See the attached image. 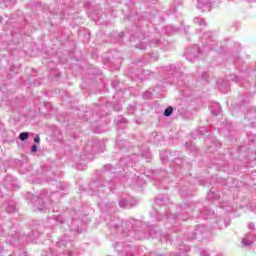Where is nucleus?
<instances>
[{
	"label": "nucleus",
	"mask_w": 256,
	"mask_h": 256,
	"mask_svg": "<svg viewBox=\"0 0 256 256\" xmlns=\"http://www.w3.org/2000/svg\"><path fill=\"white\" fill-rule=\"evenodd\" d=\"M57 197H61V192L49 194V192L45 190L41 191L39 196L33 197L34 211L47 213V211H49V205H52Z\"/></svg>",
	"instance_id": "1"
},
{
	"label": "nucleus",
	"mask_w": 256,
	"mask_h": 256,
	"mask_svg": "<svg viewBox=\"0 0 256 256\" xmlns=\"http://www.w3.org/2000/svg\"><path fill=\"white\" fill-rule=\"evenodd\" d=\"M139 223V221L135 219L130 220H124L121 222V225L115 223L114 220H112L109 223L110 229H119L120 231H131V229H135V226Z\"/></svg>",
	"instance_id": "2"
},
{
	"label": "nucleus",
	"mask_w": 256,
	"mask_h": 256,
	"mask_svg": "<svg viewBox=\"0 0 256 256\" xmlns=\"http://www.w3.org/2000/svg\"><path fill=\"white\" fill-rule=\"evenodd\" d=\"M203 53L207 54L208 52L202 51L199 46L195 45L191 48H188L185 52V57L188 61H190L191 63L197 61V59H199Z\"/></svg>",
	"instance_id": "3"
},
{
	"label": "nucleus",
	"mask_w": 256,
	"mask_h": 256,
	"mask_svg": "<svg viewBox=\"0 0 256 256\" xmlns=\"http://www.w3.org/2000/svg\"><path fill=\"white\" fill-rule=\"evenodd\" d=\"M214 38H215V33H213V31H207L203 34L201 38V42L204 44L205 53H209V51L213 49L211 46H209V43H212Z\"/></svg>",
	"instance_id": "4"
},
{
	"label": "nucleus",
	"mask_w": 256,
	"mask_h": 256,
	"mask_svg": "<svg viewBox=\"0 0 256 256\" xmlns=\"http://www.w3.org/2000/svg\"><path fill=\"white\" fill-rule=\"evenodd\" d=\"M197 9L202 13H206L213 9V2L211 0H197Z\"/></svg>",
	"instance_id": "5"
},
{
	"label": "nucleus",
	"mask_w": 256,
	"mask_h": 256,
	"mask_svg": "<svg viewBox=\"0 0 256 256\" xmlns=\"http://www.w3.org/2000/svg\"><path fill=\"white\" fill-rule=\"evenodd\" d=\"M218 89L220 93H229V89H231V85L229 84V81L227 80H218Z\"/></svg>",
	"instance_id": "6"
},
{
	"label": "nucleus",
	"mask_w": 256,
	"mask_h": 256,
	"mask_svg": "<svg viewBox=\"0 0 256 256\" xmlns=\"http://www.w3.org/2000/svg\"><path fill=\"white\" fill-rule=\"evenodd\" d=\"M105 187V184H103V181L101 180H95L90 183V189L91 191H94V193H97V191H101Z\"/></svg>",
	"instance_id": "7"
},
{
	"label": "nucleus",
	"mask_w": 256,
	"mask_h": 256,
	"mask_svg": "<svg viewBox=\"0 0 256 256\" xmlns=\"http://www.w3.org/2000/svg\"><path fill=\"white\" fill-rule=\"evenodd\" d=\"M132 185L135 187H143V185H145V179H143L141 176H135L132 179Z\"/></svg>",
	"instance_id": "8"
},
{
	"label": "nucleus",
	"mask_w": 256,
	"mask_h": 256,
	"mask_svg": "<svg viewBox=\"0 0 256 256\" xmlns=\"http://www.w3.org/2000/svg\"><path fill=\"white\" fill-rule=\"evenodd\" d=\"M6 211L7 213H15V211H17V204L15 203V201L13 200L8 201Z\"/></svg>",
	"instance_id": "9"
},
{
	"label": "nucleus",
	"mask_w": 256,
	"mask_h": 256,
	"mask_svg": "<svg viewBox=\"0 0 256 256\" xmlns=\"http://www.w3.org/2000/svg\"><path fill=\"white\" fill-rule=\"evenodd\" d=\"M210 111L212 115H219V113H221V105H219V103L211 104Z\"/></svg>",
	"instance_id": "10"
},
{
	"label": "nucleus",
	"mask_w": 256,
	"mask_h": 256,
	"mask_svg": "<svg viewBox=\"0 0 256 256\" xmlns=\"http://www.w3.org/2000/svg\"><path fill=\"white\" fill-rule=\"evenodd\" d=\"M203 231H205V226L203 225H198L196 228V232L192 233L188 239H197V234L198 233H203Z\"/></svg>",
	"instance_id": "11"
},
{
	"label": "nucleus",
	"mask_w": 256,
	"mask_h": 256,
	"mask_svg": "<svg viewBox=\"0 0 256 256\" xmlns=\"http://www.w3.org/2000/svg\"><path fill=\"white\" fill-rule=\"evenodd\" d=\"M182 3V0H173V2L171 3V7H173V10H169V15L176 13L177 9H175V7L182 5Z\"/></svg>",
	"instance_id": "12"
},
{
	"label": "nucleus",
	"mask_w": 256,
	"mask_h": 256,
	"mask_svg": "<svg viewBox=\"0 0 256 256\" xmlns=\"http://www.w3.org/2000/svg\"><path fill=\"white\" fill-rule=\"evenodd\" d=\"M181 77H183V74H181V72H175L173 74V81H172V83L174 85H179V82L181 81Z\"/></svg>",
	"instance_id": "13"
},
{
	"label": "nucleus",
	"mask_w": 256,
	"mask_h": 256,
	"mask_svg": "<svg viewBox=\"0 0 256 256\" xmlns=\"http://www.w3.org/2000/svg\"><path fill=\"white\" fill-rule=\"evenodd\" d=\"M119 207L127 209L128 207H131V204L129 203V200L122 198L119 200Z\"/></svg>",
	"instance_id": "14"
},
{
	"label": "nucleus",
	"mask_w": 256,
	"mask_h": 256,
	"mask_svg": "<svg viewBox=\"0 0 256 256\" xmlns=\"http://www.w3.org/2000/svg\"><path fill=\"white\" fill-rule=\"evenodd\" d=\"M194 23L196 25H199V27H207V22H205V19L203 18L195 17Z\"/></svg>",
	"instance_id": "15"
},
{
	"label": "nucleus",
	"mask_w": 256,
	"mask_h": 256,
	"mask_svg": "<svg viewBox=\"0 0 256 256\" xmlns=\"http://www.w3.org/2000/svg\"><path fill=\"white\" fill-rule=\"evenodd\" d=\"M247 101H249V98H247V96H239L238 97V104L239 105H245V103H247Z\"/></svg>",
	"instance_id": "16"
},
{
	"label": "nucleus",
	"mask_w": 256,
	"mask_h": 256,
	"mask_svg": "<svg viewBox=\"0 0 256 256\" xmlns=\"http://www.w3.org/2000/svg\"><path fill=\"white\" fill-rule=\"evenodd\" d=\"M173 115V107L169 106L164 110V117H171Z\"/></svg>",
	"instance_id": "17"
},
{
	"label": "nucleus",
	"mask_w": 256,
	"mask_h": 256,
	"mask_svg": "<svg viewBox=\"0 0 256 256\" xmlns=\"http://www.w3.org/2000/svg\"><path fill=\"white\" fill-rule=\"evenodd\" d=\"M20 141H27L29 139V133L28 132H22L19 135Z\"/></svg>",
	"instance_id": "18"
},
{
	"label": "nucleus",
	"mask_w": 256,
	"mask_h": 256,
	"mask_svg": "<svg viewBox=\"0 0 256 256\" xmlns=\"http://www.w3.org/2000/svg\"><path fill=\"white\" fill-rule=\"evenodd\" d=\"M112 170H113V166H111V164H106L102 168V173H107V171H112Z\"/></svg>",
	"instance_id": "19"
},
{
	"label": "nucleus",
	"mask_w": 256,
	"mask_h": 256,
	"mask_svg": "<svg viewBox=\"0 0 256 256\" xmlns=\"http://www.w3.org/2000/svg\"><path fill=\"white\" fill-rule=\"evenodd\" d=\"M91 117H92L91 111H86L84 113V116L82 117V120L83 121H89V118H91Z\"/></svg>",
	"instance_id": "20"
},
{
	"label": "nucleus",
	"mask_w": 256,
	"mask_h": 256,
	"mask_svg": "<svg viewBox=\"0 0 256 256\" xmlns=\"http://www.w3.org/2000/svg\"><path fill=\"white\" fill-rule=\"evenodd\" d=\"M198 133H199L200 135H205L206 133H209V129H208L207 127H200V128L198 129Z\"/></svg>",
	"instance_id": "21"
},
{
	"label": "nucleus",
	"mask_w": 256,
	"mask_h": 256,
	"mask_svg": "<svg viewBox=\"0 0 256 256\" xmlns=\"http://www.w3.org/2000/svg\"><path fill=\"white\" fill-rule=\"evenodd\" d=\"M142 157H146L147 162L149 163L150 159H151V152L149 151H143L142 152Z\"/></svg>",
	"instance_id": "22"
},
{
	"label": "nucleus",
	"mask_w": 256,
	"mask_h": 256,
	"mask_svg": "<svg viewBox=\"0 0 256 256\" xmlns=\"http://www.w3.org/2000/svg\"><path fill=\"white\" fill-rule=\"evenodd\" d=\"M12 177L11 176H6L4 183L5 185L11 186L13 185V181H11Z\"/></svg>",
	"instance_id": "23"
},
{
	"label": "nucleus",
	"mask_w": 256,
	"mask_h": 256,
	"mask_svg": "<svg viewBox=\"0 0 256 256\" xmlns=\"http://www.w3.org/2000/svg\"><path fill=\"white\" fill-rule=\"evenodd\" d=\"M155 203L156 205H165V199L163 197L156 198Z\"/></svg>",
	"instance_id": "24"
},
{
	"label": "nucleus",
	"mask_w": 256,
	"mask_h": 256,
	"mask_svg": "<svg viewBox=\"0 0 256 256\" xmlns=\"http://www.w3.org/2000/svg\"><path fill=\"white\" fill-rule=\"evenodd\" d=\"M164 33H166V35H171V33H173V28L171 26H167L164 29Z\"/></svg>",
	"instance_id": "25"
},
{
	"label": "nucleus",
	"mask_w": 256,
	"mask_h": 256,
	"mask_svg": "<svg viewBox=\"0 0 256 256\" xmlns=\"http://www.w3.org/2000/svg\"><path fill=\"white\" fill-rule=\"evenodd\" d=\"M200 256H211V253L207 250H200Z\"/></svg>",
	"instance_id": "26"
},
{
	"label": "nucleus",
	"mask_w": 256,
	"mask_h": 256,
	"mask_svg": "<svg viewBox=\"0 0 256 256\" xmlns=\"http://www.w3.org/2000/svg\"><path fill=\"white\" fill-rule=\"evenodd\" d=\"M250 209H251V211H253L254 213H256V202L250 203Z\"/></svg>",
	"instance_id": "27"
},
{
	"label": "nucleus",
	"mask_w": 256,
	"mask_h": 256,
	"mask_svg": "<svg viewBox=\"0 0 256 256\" xmlns=\"http://www.w3.org/2000/svg\"><path fill=\"white\" fill-rule=\"evenodd\" d=\"M44 107H45L46 109H53V105H52L50 102H45V103H44Z\"/></svg>",
	"instance_id": "28"
},
{
	"label": "nucleus",
	"mask_w": 256,
	"mask_h": 256,
	"mask_svg": "<svg viewBox=\"0 0 256 256\" xmlns=\"http://www.w3.org/2000/svg\"><path fill=\"white\" fill-rule=\"evenodd\" d=\"M113 185H115V180H111V181L109 182L108 189H110V191H113Z\"/></svg>",
	"instance_id": "29"
},
{
	"label": "nucleus",
	"mask_w": 256,
	"mask_h": 256,
	"mask_svg": "<svg viewBox=\"0 0 256 256\" xmlns=\"http://www.w3.org/2000/svg\"><path fill=\"white\" fill-rule=\"evenodd\" d=\"M31 152L37 153V146L35 144L31 146Z\"/></svg>",
	"instance_id": "30"
},
{
	"label": "nucleus",
	"mask_w": 256,
	"mask_h": 256,
	"mask_svg": "<svg viewBox=\"0 0 256 256\" xmlns=\"http://www.w3.org/2000/svg\"><path fill=\"white\" fill-rule=\"evenodd\" d=\"M248 229H250V230L255 229V224L254 223H249L248 224Z\"/></svg>",
	"instance_id": "31"
},
{
	"label": "nucleus",
	"mask_w": 256,
	"mask_h": 256,
	"mask_svg": "<svg viewBox=\"0 0 256 256\" xmlns=\"http://www.w3.org/2000/svg\"><path fill=\"white\" fill-rule=\"evenodd\" d=\"M118 123H127V120L125 118H120L117 120Z\"/></svg>",
	"instance_id": "32"
},
{
	"label": "nucleus",
	"mask_w": 256,
	"mask_h": 256,
	"mask_svg": "<svg viewBox=\"0 0 256 256\" xmlns=\"http://www.w3.org/2000/svg\"><path fill=\"white\" fill-rule=\"evenodd\" d=\"M41 141V138L39 136H36L34 138V143H39Z\"/></svg>",
	"instance_id": "33"
},
{
	"label": "nucleus",
	"mask_w": 256,
	"mask_h": 256,
	"mask_svg": "<svg viewBox=\"0 0 256 256\" xmlns=\"http://www.w3.org/2000/svg\"><path fill=\"white\" fill-rule=\"evenodd\" d=\"M133 109H134V108H133V106H131V105L128 107V113H129L130 115H131V113H133Z\"/></svg>",
	"instance_id": "34"
},
{
	"label": "nucleus",
	"mask_w": 256,
	"mask_h": 256,
	"mask_svg": "<svg viewBox=\"0 0 256 256\" xmlns=\"http://www.w3.org/2000/svg\"><path fill=\"white\" fill-rule=\"evenodd\" d=\"M58 245H59L60 247H62V245L65 246V241L60 240V241L58 242Z\"/></svg>",
	"instance_id": "35"
},
{
	"label": "nucleus",
	"mask_w": 256,
	"mask_h": 256,
	"mask_svg": "<svg viewBox=\"0 0 256 256\" xmlns=\"http://www.w3.org/2000/svg\"><path fill=\"white\" fill-rule=\"evenodd\" d=\"M161 39L157 38L155 41H152V43H154V45H157V43H160Z\"/></svg>",
	"instance_id": "36"
},
{
	"label": "nucleus",
	"mask_w": 256,
	"mask_h": 256,
	"mask_svg": "<svg viewBox=\"0 0 256 256\" xmlns=\"http://www.w3.org/2000/svg\"><path fill=\"white\" fill-rule=\"evenodd\" d=\"M166 219H167V221H172L173 220V218L171 216H169V214L166 216Z\"/></svg>",
	"instance_id": "37"
},
{
	"label": "nucleus",
	"mask_w": 256,
	"mask_h": 256,
	"mask_svg": "<svg viewBox=\"0 0 256 256\" xmlns=\"http://www.w3.org/2000/svg\"><path fill=\"white\" fill-rule=\"evenodd\" d=\"M146 95H147V96H146V99H149V98L151 97V93H149V92L146 93Z\"/></svg>",
	"instance_id": "38"
},
{
	"label": "nucleus",
	"mask_w": 256,
	"mask_h": 256,
	"mask_svg": "<svg viewBox=\"0 0 256 256\" xmlns=\"http://www.w3.org/2000/svg\"><path fill=\"white\" fill-rule=\"evenodd\" d=\"M10 71H15V66H11Z\"/></svg>",
	"instance_id": "39"
},
{
	"label": "nucleus",
	"mask_w": 256,
	"mask_h": 256,
	"mask_svg": "<svg viewBox=\"0 0 256 256\" xmlns=\"http://www.w3.org/2000/svg\"><path fill=\"white\" fill-rule=\"evenodd\" d=\"M140 49H145V45L141 44Z\"/></svg>",
	"instance_id": "40"
},
{
	"label": "nucleus",
	"mask_w": 256,
	"mask_h": 256,
	"mask_svg": "<svg viewBox=\"0 0 256 256\" xmlns=\"http://www.w3.org/2000/svg\"><path fill=\"white\" fill-rule=\"evenodd\" d=\"M170 69H175V65H171V66H170Z\"/></svg>",
	"instance_id": "41"
},
{
	"label": "nucleus",
	"mask_w": 256,
	"mask_h": 256,
	"mask_svg": "<svg viewBox=\"0 0 256 256\" xmlns=\"http://www.w3.org/2000/svg\"><path fill=\"white\" fill-rule=\"evenodd\" d=\"M68 256H73V253L72 252H68Z\"/></svg>",
	"instance_id": "42"
},
{
	"label": "nucleus",
	"mask_w": 256,
	"mask_h": 256,
	"mask_svg": "<svg viewBox=\"0 0 256 256\" xmlns=\"http://www.w3.org/2000/svg\"><path fill=\"white\" fill-rule=\"evenodd\" d=\"M249 3H253V1H255V0H247Z\"/></svg>",
	"instance_id": "43"
},
{
	"label": "nucleus",
	"mask_w": 256,
	"mask_h": 256,
	"mask_svg": "<svg viewBox=\"0 0 256 256\" xmlns=\"http://www.w3.org/2000/svg\"><path fill=\"white\" fill-rule=\"evenodd\" d=\"M209 142H210V140H209V139H206V140H205V143H209Z\"/></svg>",
	"instance_id": "44"
},
{
	"label": "nucleus",
	"mask_w": 256,
	"mask_h": 256,
	"mask_svg": "<svg viewBox=\"0 0 256 256\" xmlns=\"http://www.w3.org/2000/svg\"><path fill=\"white\" fill-rule=\"evenodd\" d=\"M112 87H115V82H112Z\"/></svg>",
	"instance_id": "45"
},
{
	"label": "nucleus",
	"mask_w": 256,
	"mask_h": 256,
	"mask_svg": "<svg viewBox=\"0 0 256 256\" xmlns=\"http://www.w3.org/2000/svg\"><path fill=\"white\" fill-rule=\"evenodd\" d=\"M15 73H19V68H17V71H15Z\"/></svg>",
	"instance_id": "46"
},
{
	"label": "nucleus",
	"mask_w": 256,
	"mask_h": 256,
	"mask_svg": "<svg viewBox=\"0 0 256 256\" xmlns=\"http://www.w3.org/2000/svg\"><path fill=\"white\" fill-rule=\"evenodd\" d=\"M184 221H187V218H183Z\"/></svg>",
	"instance_id": "47"
},
{
	"label": "nucleus",
	"mask_w": 256,
	"mask_h": 256,
	"mask_svg": "<svg viewBox=\"0 0 256 256\" xmlns=\"http://www.w3.org/2000/svg\"><path fill=\"white\" fill-rule=\"evenodd\" d=\"M203 75H207V73L204 72Z\"/></svg>",
	"instance_id": "48"
},
{
	"label": "nucleus",
	"mask_w": 256,
	"mask_h": 256,
	"mask_svg": "<svg viewBox=\"0 0 256 256\" xmlns=\"http://www.w3.org/2000/svg\"><path fill=\"white\" fill-rule=\"evenodd\" d=\"M77 169H81L79 166H77Z\"/></svg>",
	"instance_id": "49"
},
{
	"label": "nucleus",
	"mask_w": 256,
	"mask_h": 256,
	"mask_svg": "<svg viewBox=\"0 0 256 256\" xmlns=\"http://www.w3.org/2000/svg\"><path fill=\"white\" fill-rule=\"evenodd\" d=\"M219 223H223V221H220Z\"/></svg>",
	"instance_id": "50"
},
{
	"label": "nucleus",
	"mask_w": 256,
	"mask_h": 256,
	"mask_svg": "<svg viewBox=\"0 0 256 256\" xmlns=\"http://www.w3.org/2000/svg\"><path fill=\"white\" fill-rule=\"evenodd\" d=\"M0 231H1V226H0Z\"/></svg>",
	"instance_id": "51"
}]
</instances>
